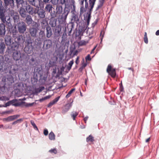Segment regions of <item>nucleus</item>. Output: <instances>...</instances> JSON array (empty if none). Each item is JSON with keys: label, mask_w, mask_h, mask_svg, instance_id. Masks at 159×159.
Returning a JSON list of instances; mask_svg holds the SVG:
<instances>
[{"label": "nucleus", "mask_w": 159, "mask_h": 159, "mask_svg": "<svg viewBox=\"0 0 159 159\" xmlns=\"http://www.w3.org/2000/svg\"><path fill=\"white\" fill-rule=\"evenodd\" d=\"M11 54L12 59L15 61L16 62H18V65L20 66H22L27 63L29 60V56L25 54H21L19 50L9 52Z\"/></svg>", "instance_id": "nucleus-1"}, {"label": "nucleus", "mask_w": 159, "mask_h": 159, "mask_svg": "<svg viewBox=\"0 0 159 159\" xmlns=\"http://www.w3.org/2000/svg\"><path fill=\"white\" fill-rule=\"evenodd\" d=\"M36 9L27 2L23 7L20 9L19 12L21 16L23 18H25L26 16V15H27L26 13L31 15H35Z\"/></svg>", "instance_id": "nucleus-2"}, {"label": "nucleus", "mask_w": 159, "mask_h": 159, "mask_svg": "<svg viewBox=\"0 0 159 159\" xmlns=\"http://www.w3.org/2000/svg\"><path fill=\"white\" fill-rule=\"evenodd\" d=\"M5 9L2 5V1L0 0V19L4 24L7 26L9 28H12L11 18L9 16H5Z\"/></svg>", "instance_id": "nucleus-3"}, {"label": "nucleus", "mask_w": 159, "mask_h": 159, "mask_svg": "<svg viewBox=\"0 0 159 159\" xmlns=\"http://www.w3.org/2000/svg\"><path fill=\"white\" fill-rule=\"evenodd\" d=\"M70 11L72 13L76 12L74 1L72 2L70 4H65V7L61 15L62 18L64 20L66 19Z\"/></svg>", "instance_id": "nucleus-4"}, {"label": "nucleus", "mask_w": 159, "mask_h": 159, "mask_svg": "<svg viewBox=\"0 0 159 159\" xmlns=\"http://www.w3.org/2000/svg\"><path fill=\"white\" fill-rule=\"evenodd\" d=\"M33 40L30 36L27 37L25 41L24 51L27 54H31L33 52V46L32 45Z\"/></svg>", "instance_id": "nucleus-5"}, {"label": "nucleus", "mask_w": 159, "mask_h": 159, "mask_svg": "<svg viewBox=\"0 0 159 159\" xmlns=\"http://www.w3.org/2000/svg\"><path fill=\"white\" fill-rule=\"evenodd\" d=\"M15 28H16L20 34H24L26 32L27 25L24 21H20L18 24L15 25Z\"/></svg>", "instance_id": "nucleus-6"}, {"label": "nucleus", "mask_w": 159, "mask_h": 159, "mask_svg": "<svg viewBox=\"0 0 159 159\" xmlns=\"http://www.w3.org/2000/svg\"><path fill=\"white\" fill-rule=\"evenodd\" d=\"M42 49L45 52L50 51L52 48V40L49 39L44 40L43 43Z\"/></svg>", "instance_id": "nucleus-7"}, {"label": "nucleus", "mask_w": 159, "mask_h": 159, "mask_svg": "<svg viewBox=\"0 0 159 159\" xmlns=\"http://www.w3.org/2000/svg\"><path fill=\"white\" fill-rule=\"evenodd\" d=\"M5 87L11 85L14 82V78L11 75H7L3 76L2 79Z\"/></svg>", "instance_id": "nucleus-8"}, {"label": "nucleus", "mask_w": 159, "mask_h": 159, "mask_svg": "<svg viewBox=\"0 0 159 159\" xmlns=\"http://www.w3.org/2000/svg\"><path fill=\"white\" fill-rule=\"evenodd\" d=\"M9 66H9V69H8L7 70H9V73L13 75L15 74L17 71L18 70L19 67L18 66H20L18 65V62H16V64L11 65V64H8Z\"/></svg>", "instance_id": "nucleus-9"}, {"label": "nucleus", "mask_w": 159, "mask_h": 159, "mask_svg": "<svg viewBox=\"0 0 159 159\" xmlns=\"http://www.w3.org/2000/svg\"><path fill=\"white\" fill-rule=\"evenodd\" d=\"M25 23L28 26H36L37 25L38 23L34 21L32 19V17L30 15H26V16L25 17Z\"/></svg>", "instance_id": "nucleus-10"}, {"label": "nucleus", "mask_w": 159, "mask_h": 159, "mask_svg": "<svg viewBox=\"0 0 159 159\" xmlns=\"http://www.w3.org/2000/svg\"><path fill=\"white\" fill-rule=\"evenodd\" d=\"M39 26V24L37 23V25L32 26V27L30 28L29 32L30 37L34 38L36 37Z\"/></svg>", "instance_id": "nucleus-11"}, {"label": "nucleus", "mask_w": 159, "mask_h": 159, "mask_svg": "<svg viewBox=\"0 0 159 159\" xmlns=\"http://www.w3.org/2000/svg\"><path fill=\"white\" fill-rule=\"evenodd\" d=\"M4 4L2 5L4 8L6 9H13L14 7V0H3Z\"/></svg>", "instance_id": "nucleus-12"}, {"label": "nucleus", "mask_w": 159, "mask_h": 159, "mask_svg": "<svg viewBox=\"0 0 159 159\" xmlns=\"http://www.w3.org/2000/svg\"><path fill=\"white\" fill-rule=\"evenodd\" d=\"M29 4L36 7L39 8L43 7V4L42 0H28Z\"/></svg>", "instance_id": "nucleus-13"}, {"label": "nucleus", "mask_w": 159, "mask_h": 159, "mask_svg": "<svg viewBox=\"0 0 159 159\" xmlns=\"http://www.w3.org/2000/svg\"><path fill=\"white\" fill-rule=\"evenodd\" d=\"M44 30L46 37L49 38L51 37L53 34V29L49 25H46L44 28Z\"/></svg>", "instance_id": "nucleus-14"}, {"label": "nucleus", "mask_w": 159, "mask_h": 159, "mask_svg": "<svg viewBox=\"0 0 159 159\" xmlns=\"http://www.w3.org/2000/svg\"><path fill=\"white\" fill-rule=\"evenodd\" d=\"M20 43H18V42H13L9 46V48L8 49L9 52L14 51L15 50H18L19 45Z\"/></svg>", "instance_id": "nucleus-15"}, {"label": "nucleus", "mask_w": 159, "mask_h": 159, "mask_svg": "<svg viewBox=\"0 0 159 159\" xmlns=\"http://www.w3.org/2000/svg\"><path fill=\"white\" fill-rule=\"evenodd\" d=\"M107 71L111 77L113 78L115 77L116 75V70L115 69H112L111 66L110 65H108Z\"/></svg>", "instance_id": "nucleus-16"}, {"label": "nucleus", "mask_w": 159, "mask_h": 159, "mask_svg": "<svg viewBox=\"0 0 159 159\" xmlns=\"http://www.w3.org/2000/svg\"><path fill=\"white\" fill-rule=\"evenodd\" d=\"M9 66H8V65L7 63H5L4 61H0V71L1 72H4L6 71L8 69H9Z\"/></svg>", "instance_id": "nucleus-17"}, {"label": "nucleus", "mask_w": 159, "mask_h": 159, "mask_svg": "<svg viewBox=\"0 0 159 159\" xmlns=\"http://www.w3.org/2000/svg\"><path fill=\"white\" fill-rule=\"evenodd\" d=\"M54 32V35L56 37L60 36L61 34V26L60 25H57L55 27L52 29Z\"/></svg>", "instance_id": "nucleus-18"}, {"label": "nucleus", "mask_w": 159, "mask_h": 159, "mask_svg": "<svg viewBox=\"0 0 159 159\" xmlns=\"http://www.w3.org/2000/svg\"><path fill=\"white\" fill-rule=\"evenodd\" d=\"M36 14H37L39 17L40 18H44L45 16L46 12L45 10L43 9L37 10L36 9Z\"/></svg>", "instance_id": "nucleus-19"}, {"label": "nucleus", "mask_w": 159, "mask_h": 159, "mask_svg": "<svg viewBox=\"0 0 159 159\" xmlns=\"http://www.w3.org/2000/svg\"><path fill=\"white\" fill-rule=\"evenodd\" d=\"M11 16L13 19L15 25L20 21V16L18 13H14Z\"/></svg>", "instance_id": "nucleus-20"}, {"label": "nucleus", "mask_w": 159, "mask_h": 159, "mask_svg": "<svg viewBox=\"0 0 159 159\" xmlns=\"http://www.w3.org/2000/svg\"><path fill=\"white\" fill-rule=\"evenodd\" d=\"M6 32L5 25L2 23H0V36L3 37L5 35Z\"/></svg>", "instance_id": "nucleus-21"}, {"label": "nucleus", "mask_w": 159, "mask_h": 159, "mask_svg": "<svg viewBox=\"0 0 159 159\" xmlns=\"http://www.w3.org/2000/svg\"><path fill=\"white\" fill-rule=\"evenodd\" d=\"M73 102V100H72L71 99H70V102L66 104L63 109L62 111V112L63 113H65L67 112L69 109L71 107L72 105V103Z\"/></svg>", "instance_id": "nucleus-22"}, {"label": "nucleus", "mask_w": 159, "mask_h": 159, "mask_svg": "<svg viewBox=\"0 0 159 159\" xmlns=\"http://www.w3.org/2000/svg\"><path fill=\"white\" fill-rule=\"evenodd\" d=\"M6 49V44L3 40H0V54L2 55L4 54Z\"/></svg>", "instance_id": "nucleus-23"}, {"label": "nucleus", "mask_w": 159, "mask_h": 159, "mask_svg": "<svg viewBox=\"0 0 159 159\" xmlns=\"http://www.w3.org/2000/svg\"><path fill=\"white\" fill-rule=\"evenodd\" d=\"M57 19L54 18H51L49 21V25L51 26V28L53 29L57 26Z\"/></svg>", "instance_id": "nucleus-24"}, {"label": "nucleus", "mask_w": 159, "mask_h": 159, "mask_svg": "<svg viewBox=\"0 0 159 159\" xmlns=\"http://www.w3.org/2000/svg\"><path fill=\"white\" fill-rule=\"evenodd\" d=\"M15 1L17 7H20V8L23 7L27 2V1L24 0H15Z\"/></svg>", "instance_id": "nucleus-25"}, {"label": "nucleus", "mask_w": 159, "mask_h": 159, "mask_svg": "<svg viewBox=\"0 0 159 159\" xmlns=\"http://www.w3.org/2000/svg\"><path fill=\"white\" fill-rule=\"evenodd\" d=\"M80 29L78 28V30H76L75 31V37L76 39H77L78 40H80L81 39V36L83 35V33L82 32Z\"/></svg>", "instance_id": "nucleus-26"}, {"label": "nucleus", "mask_w": 159, "mask_h": 159, "mask_svg": "<svg viewBox=\"0 0 159 159\" xmlns=\"http://www.w3.org/2000/svg\"><path fill=\"white\" fill-rule=\"evenodd\" d=\"M19 116L20 115H14L9 116L6 118H5L4 120L7 121H10L14 120L17 118L19 117Z\"/></svg>", "instance_id": "nucleus-27"}, {"label": "nucleus", "mask_w": 159, "mask_h": 159, "mask_svg": "<svg viewBox=\"0 0 159 159\" xmlns=\"http://www.w3.org/2000/svg\"><path fill=\"white\" fill-rule=\"evenodd\" d=\"M46 36L44 30L41 29L39 30V38L37 40L40 41L41 39H42Z\"/></svg>", "instance_id": "nucleus-28"}, {"label": "nucleus", "mask_w": 159, "mask_h": 159, "mask_svg": "<svg viewBox=\"0 0 159 159\" xmlns=\"http://www.w3.org/2000/svg\"><path fill=\"white\" fill-rule=\"evenodd\" d=\"M75 13L74 12L72 14V20H74L75 23L77 24V25L80 23V17H78V16L76 15Z\"/></svg>", "instance_id": "nucleus-29"}, {"label": "nucleus", "mask_w": 159, "mask_h": 159, "mask_svg": "<svg viewBox=\"0 0 159 159\" xmlns=\"http://www.w3.org/2000/svg\"><path fill=\"white\" fill-rule=\"evenodd\" d=\"M5 43L9 46L12 42L11 37L9 35L7 36L5 38Z\"/></svg>", "instance_id": "nucleus-30"}, {"label": "nucleus", "mask_w": 159, "mask_h": 159, "mask_svg": "<svg viewBox=\"0 0 159 159\" xmlns=\"http://www.w3.org/2000/svg\"><path fill=\"white\" fill-rule=\"evenodd\" d=\"M64 69L65 67L63 66H62L60 70L58 68V70L55 76L56 78L59 77L62 74L63 72L64 71Z\"/></svg>", "instance_id": "nucleus-31"}, {"label": "nucleus", "mask_w": 159, "mask_h": 159, "mask_svg": "<svg viewBox=\"0 0 159 159\" xmlns=\"http://www.w3.org/2000/svg\"><path fill=\"white\" fill-rule=\"evenodd\" d=\"M9 28L11 29L10 32L11 34H12L13 37V38L16 37V36L17 35V33L18 32L16 28H15V26L14 27V28H13V27L12 26V28Z\"/></svg>", "instance_id": "nucleus-32"}, {"label": "nucleus", "mask_w": 159, "mask_h": 159, "mask_svg": "<svg viewBox=\"0 0 159 159\" xmlns=\"http://www.w3.org/2000/svg\"><path fill=\"white\" fill-rule=\"evenodd\" d=\"M53 8V7L52 4H48L46 5L45 8V10L46 11L50 13L52 11Z\"/></svg>", "instance_id": "nucleus-33"}, {"label": "nucleus", "mask_w": 159, "mask_h": 159, "mask_svg": "<svg viewBox=\"0 0 159 159\" xmlns=\"http://www.w3.org/2000/svg\"><path fill=\"white\" fill-rule=\"evenodd\" d=\"M60 98V97L58 96V97H57L55 99H54L52 101L50 102L48 104V107H50L52 106V105L55 104L58 101Z\"/></svg>", "instance_id": "nucleus-34"}, {"label": "nucleus", "mask_w": 159, "mask_h": 159, "mask_svg": "<svg viewBox=\"0 0 159 159\" xmlns=\"http://www.w3.org/2000/svg\"><path fill=\"white\" fill-rule=\"evenodd\" d=\"M14 38V41L16 42H18V43H20L23 39V36L22 35L18 34Z\"/></svg>", "instance_id": "nucleus-35"}, {"label": "nucleus", "mask_w": 159, "mask_h": 159, "mask_svg": "<svg viewBox=\"0 0 159 159\" xmlns=\"http://www.w3.org/2000/svg\"><path fill=\"white\" fill-rule=\"evenodd\" d=\"M84 1H81L80 2V16H81L84 12H85L86 11V10L84 9Z\"/></svg>", "instance_id": "nucleus-36"}, {"label": "nucleus", "mask_w": 159, "mask_h": 159, "mask_svg": "<svg viewBox=\"0 0 159 159\" xmlns=\"http://www.w3.org/2000/svg\"><path fill=\"white\" fill-rule=\"evenodd\" d=\"M49 139L51 140H54L55 139V135L52 131L51 132L48 134Z\"/></svg>", "instance_id": "nucleus-37"}, {"label": "nucleus", "mask_w": 159, "mask_h": 159, "mask_svg": "<svg viewBox=\"0 0 159 159\" xmlns=\"http://www.w3.org/2000/svg\"><path fill=\"white\" fill-rule=\"evenodd\" d=\"M105 0H99V3L96 9V11H98L101 7L103 5V3H104Z\"/></svg>", "instance_id": "nucleus-38"}, {"label": "nucleus", "mask_w": 159, "mask_h": 159, "mask_svg": "<svg viewBox=\"0 0 159 159\" xmlns=\"http://www.w3.org/2000/svg\"><path fill=\"white\" fill-rule=\"evenodd\" d=\"M56 9V11L58 14L61 13L62 11V7L61 6H57Z\"/></svg>", "instance_id": "nucleus-39"}, {"label": "nucleus", "mask_w": 159, "mask_h": 159, "mask_svg": "<svg viewBox=\"0 0 159 159\" xmlns=\"http://www.w3.org/2000/svg\"><path fill=\"white\" fill-rule=\"evenodd\" d=\"M84 20H86L87 22V26L89 24V23L90 21V19L91 16L90 15H87L86 16H84Z\"/></svg>", "instance_id": "nucleus-40"}, {"label": "nucleus", "mask_w": 159, "mask_h": 159, "mask_svg": "<svg viewBox=\"0 0 159 159\" xmlns=\"http://www.w3.org/2000/svg\"><path fill=\"white\" fill-rule=\"evenodd\" d=\"M29 62L30 66H34L35 63V61L34 58H32L29 60Z\"/></svg>", "instance_id": "nucleus-41"}, {"label": "nucleus", "mask_w": 159, "mask_h": 159, "mask_svg": "<svg viewBox=\"0 0 159 159\" xmlns=\"http://www.w3.org/2000/svg\"><path fill=\"white\" fill-rule=\"evenodd\" d=\"M94 141V138L91 135H89L86 138V141L87 142H93Z\"/></svg>", "instance_id": "nucleus-42"}, {"label": "nucleus", "mask_w": 159, "mask_h": 159, "mask_svg": "<svg viewBox=\"0 0 159 159\" xmlns=\"http://www.w3.org/2000/svg\"><path fill=\"white\" fill-rule=\"evenodd\" d=\"M78 115V113L76 112L73 111L71 114V115L72 117L74 120H75V117Z\"/></svg>", "instance_id": "nucleus-43"}, {"label": "nucleus", "mask_w": 159, "mask_h": 159, "mask_svg": "<svg viewBox=\"0 0 159 159\" xmlns=\"http://www.w3.org/2000/svg\"><path fill=\"white\" fill-rule=\"evenodd\" d=\"M80 30L84 33L86 30L87 27H86L85 25H83V26H80L79 25L78 28L79 29H80Z\"/></svg>", "instance_id": "nucleus-44"}, {"label": "nucleus", "mask_w": 159, "mask_h": 159, "mask_svg": "<svg viewBox=\"0 0 159 159\" xmlns=\"http://www.w3.org/2000/svg\"><path fill=\"white\" fill-rule=\"evenodd\" d=\"M50 15L51 16V18H54L57 16V12H56L55 11H52L50 12Z\"/></svg>", "instance_id": "nucleus-45"}, {"label": "nucleus", "mask_w": 159, "mask_h": 159, "mask_svg": "<svg viewBox=\"0 0 159 159\" xmlns=\"http://www.w3.org/2000/svg\"><path fill=\"white\" fill-rule=\"evenodd\" d=\"M44 89V87H42L37 89H36L34 90L35 93H38L42 91Z\"/></svg>", "instance_id": "nucleus-46"}, {"label": "nucleus", "mask_w": 159, "mask_h": 159, "mask_svg": "<svg viewBox=\"0 0 159 159\" xmlns=\"http://www.w3.org/2000/svg\"><path fill=\"white\" fill-rule=\"evenodd\" d=\"M75 88H73L71 89L68 92V94L66 95V98H69L72 93L75 90Z\"/></svg>", "instance_id": "nucleus-47"}, {"label": "nucleus", "mask_w": 159, "mask_h": 159, "mask_svg": "<svg viewBox=\"0 0 159 159\" xmlns=\"http://www.w3.org/2000/svg\"><path fill=\"white\" fill-rule=\"evenodd\" d=\"M25 103V102H18L16 103H15L12 104V105L15 106V107H19L22 104H23L24 103Z\"/></svg>", "instance_id": "nucleus-48"}, {"label": "nucleus", "mask_w": 159, "mask_h": 159, "mask_svg": "<svg viewBox=\"0 0 159 159\" xmlns=\"http://www.w3.org/2000/svg\"><path fill=\"white\" fill-rule=\"evenodd\" d=\"M94 5H93L89 6L90 7V8L89 9L88 12L87 13V15H90L91 16V14L92 13V11Z\"/></svg>", "instance_id": "nucleus-49"}, {"label": "nucleus", "mask_w": 159, "mask_h": 159, "mask_svg": "<svg viewBox=\"0 0 159 159\" xmlns=\"http://www.w3.org/2000/svg\"><path fill=\"white\" fill-rule=\"evenodd\" d=\"M4 60L5 61H6V62L5 63H7L8 66H9V65L8 64L9 63V64H10V63L11 64V63L10 62V61H11V60L9 58V57H8L7 56V57H5Z\"/></svg>", "instance_id": "nucleus-50"}, {"label": "nucleus", "mask_w": 159, "mask_h": 159, "mask_svg": "<svg viewBox=\"0 0 159 159\" xmlns=\"http://www.w3.org/2000/svg\"><path fill=\"white\" fill-rule=\"evenodd\" d=\"M31 123L32 125L33 126V127H34V129L35 130H37V131H39V129H38V128L37 126H36V124H35V123H34V122L33 121H31Z\"/></svg>", "instance_id": "nucleus-51"}, {"label": "nucleus", "mask_w": 159, "mask_h": 159, "mask_svg": "<svg viewBox=\"0 0 159 159\" xmlns=\"http://www.w3.org/2000/svg\"><path fill=\"white\" fill-rule=\"evenodd\" d=\"M23 120L22 119H19L16 120L13 122L12 123V125H15L18 123H20L21 121H22Z\"/></svg>", "instance_id": "nucleus-52"}, {"label": "nucleus", "mask_w": 159, "mask_h": 159, "mask_svg": "<svg viewBox=\"0 0 159 159\" xmlns=\"http://www.w3.org/2000/svg\"><path fill=\"white\" fill-rule=\"evenodd\" d=\"M34 102H33L31 103H26L25 104V106L26 107H31L33 106L34 104Z\"/></svg>", "instance_id": "nucleus-53"}, {"label": "nucleus", "mask_w": 159, "mask_h": 159, "mask_svg": "<svg viewBox=\"0 0 159 159\" xmlns=\"http://www.w3.org/2000/svg\"><path fill=\"white\" fill-rule=\"evenodd\" d=\"M49 152L51 153H54L55 154H56L57 153V150L55 148L51 149L49 150Z\"/></svg>", "instance_id": "nucleus-54"}, {"label": "nucleus", "mask_w": 159, "mask_h": 159, "mask_svg": "<svg viewBox=\"0 0 159 159\" xmlns=\"http://www.w3.org/2000/svg\"><path fill=\"white\" fill-rule=\"evenodd\" d=\"M96 1L92 0H89V6L93 5H94Z\"/></svg>", "instance_id": "nucleus-55"}, {"label": "nucleus", "mask_w": 159, "mask_h": 159, "mask_svg": "<svg viewBox=\"0 0 159 159\" xmlns=\"http://www.w3.org/2000/svg\"><path fill=\"white\" fill-rule=\"evenodd\" d=\"M18 101V99H13L11 100L10 101L11 102V104L12 105L13 104L15 103L16 102H17Z\"/></svg>", "instance_id": "nucleus-56"}, {"label": "nucleus", "mask_w": 159, "mask_h": 159, "mask_svg": "<svg viewBox=\"0 0 159 159\" xmlns=\"http://www.w3.org/2000/svg\"><path fill=\"white\" fill-rule=\"evenodd\" d=\"M43 133L45 136H47L48 134V130L47 129H44L43 130Z\"/></svg>", "instance_id": "nucleus-57"}, {"label": "nucleus", "mask_w": 159, "mask_h": 159, "mask_svg": "<svg viewBox=\"0 0 159 159\" xmlns=\"http://www.w3.org/2000/svg\"><path fill=\"white\" fill-rule=\"evenodd\" d=\"M11 104V102L10 101L8 102H7L5 104V105H3L2 106L3 107H6L8 106H10Z\"/></svg>", "instance_id": "nucleus-58"}, {"label": "nucleus", "mask_w": 159, "mask_h": 159, "mask_svg": "<svg viewBox=\"0 0 159 159\" xmlns=\"http://www.w3.org/2000/svg\"><path fill=\"white\" fill-rule=\"evenodd\" d=\"M59 0H50V2H51L52 3L54 4H56L58 2Z\"/></svg>", "instance_id": "nucleus-59"}, {"label": "nucleus", "mask_w": 159, "mask_h": 159, "mask_svg": "<svg viewBox=\"0 0 159 159\" xmlns=\"http://www.w3.org/2000/svg\"><path fill=\"white\" fill-rule=\"evenodd\" d=\"M85 2V9L86 10L88 8V6H89V5H88V2L87 0H86V1Z\"/></svg>", "instance_id": "nucleus-60"}, {"label": "nucleus", "mask_w": 159, "mask_h": 159, "mask_svg": "<svg viewBox=\"0 0 159 159\" xmlns=\"http://www.w3.org/2000/svg\"><path fill=\"white\" fill-rule=\"evenodd\" d=\"M85 59L86 61H90L91 59L89 54H88L85 57Z\"/></svg>", "instance_id": "nucleus-61"}, {"label": "nucleus", "mask_w": 159, "mask_h": 159, "mask_svg": "<svg viewBox=\"0 0 159 159\" xmlns=\"http://www.w3.org/2000/svg\"><path fill=\"white\" fill-rule=\"evenodd\" d=\"M74 63V61L72 60L70 61L68 63V66L71 67L73 64Z\"/></svg>", "instance_id": "nucleus-62"}, {"label": "nucleus", "mask_w": 159, "mask_h": 159, "mask_svg": "<svg viewBox=\"0 0 159 159\" xmlns=\"http://www.w3.org/2000/svg\"><path fill=\"white\" fill-rule=\"evenodd\" d=\"M12 111V110L11 111H2V113H1L2 114H8L10 112H11Z\"/></svg>", "instance_id": "nucleus-63"}, {"label": "nucleus", "mask_w": 159, "mask_h": 159, "mask_svg": "<svg viewBox=\"0 0 159 159\" xmlns=\"http://www.w3.org/2000/svg\"><path fill=\"white\" fill-rule=\"evenodd\" d=\"M50 0H42V2L43 4V3H49L50 2Z\"/></svg>", "instance_id": "nucleus-64"}]
</instances>
